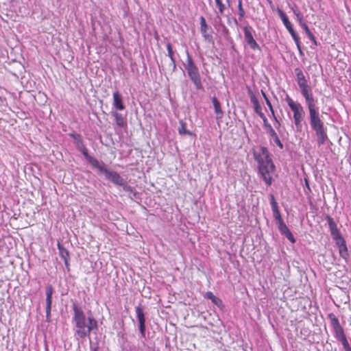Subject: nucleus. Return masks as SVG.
I'll return each instance as SVG.
<instances>
[{
    "label": "nucleus",
    "instance_id": "f257e3e1",
    "mask_svg": "<svg viewBox=\"0 0 351 351\" xmlns=\"http://www.w3.org/2000/svg\"><path fill=\"white\" fill-rule=\"evenodd\" d=\"M294 73L296 81L302 95L305 99L306 105L309 113V122L312 130L317 136V143L319 146L325 144L328 140L327 129L319 117L318 108L316 104L317 99L314 97L312 88L308 85L306 76L300 68H295Z\"/></svg>",
    "mask_w": 351,
    "mask_h": 351
},
{
    "label": "nucleus",
    "instance_id": "f03ea898",
    "mask_svg": "<svg viewBox=\"0 0 351 351\" xmlns=\"http://www.w3.org/2000/svg\"><path fill=\"white\" fill-rule=\"evenodd\" d=\"M71 307L73 311L72 322L73 323L74 336L77 339L82 340L90 337L91 332L98 329L97 321L95 319L90 311H89L88 317H86L82 306L76 302H72Z\"/></svg>",
    "mask_w": 351,
    "mask_h": 351
},
{
    "label": "nucleus",
    "instance_id": "7ed1b4c3",
    "mask_svg": "<svg viewBox=\"0 0 351 351\" xmlns=\"http://www.w3.org/2000/svg\"><path fill=\"white\" fill-rule=\"evenodd\" d=\"M253 155L255 160L258 162V170L263 180L267 185H271L272 178L269 174L274 171L275 166L270 157L267 148L264 146H261L259 147V152L253 150Z\"/></svg>",
    "mask_w": 351,
    "mask_h": 351
},
{
    "label": "nucleus",
    "instance_id": "20e7f679",
    "mask_svg": "<svg viewBox=\"0 0 351 351\" xmlns=\"http://www.w3.org/2000/svg\"><path fill=\"white\" fill-rule=\"evenodd\" d=\"M97 171L98 173L104 175L105 178L107 180L111 182L117 186H121L123 191L132 193L134 196L136 195V191L134 190V189L130 186L128 182L123 179L117 171L108 169L105 163L103 164L101 167H100Z\"/></svg>",
    "mask_w": 351,
    "mask_h": 351
},
{
    "label": "nucleus",
    "instance_id": "39448f33",
    "mask_svg": "<svg viewBox=\"0 0 351 351\" xmlns=\"http://www.w3.org/2000/svg\"><path fill=\"white\" fill-rule=\"evenodd\" d=\"M183 65L187 71L189 77L194 84L195 89L203 90L204 86L199 69L195 64L191 56L188 51H186V60L185 63H183Z\"/></svg>",
    "mask_w": 351,
    "mask_h": 351
},
{
    "label": "nucleus",
    "instance_id": "423d86ee",
    "mask_svg": "<svg viewBox=\"0 0 351 351\" xmlns=\"http://www.w3.org/2000/svg\"><path fill=\"white\" fill-rule=\"evenodd\" d=\"M69 136L73 138L77 149L83 154L88 162L93 167V168L96 169L98 171L104 162H100L97 159L89 155L88 149L84 145L80 134L73 132L70 133Z\"/></svg>",
    "mask_w": 351,
    "mask_h": 351
},
{
    "label": "nucleus",
    "instance_id": "0eeeda50",
    "mask_svg": "<svg viewBox=\"0 0 351 351\" xmlns=\"http://www.w3.org/2000/svg\"><path fill=\"white\" fill-rule=\"evenodd\" d=\"M285 101L293 113V119H304L305 112L300 103L295 102L289 95H287Z\"/></svg>",
    "mask_w": 351,
    "mask_h": 351
},
{
    "label": "nucleus",
    "instance_id": "6e6552de",
    "mask_svg": "<svg viewBox=\"0 0 351 351\" xmlns=\"http://www.w3.org/2000/svg\"><path fill=\"white\" fill-rule=\"evenodd\" d=\"M135 311L136 313V317L138 322V328L139 331L141 335V337L145 338V317L144 313V307L139 304L136 306Z\"/></svg>",
    "mask_w": 351,
    "mask_h": 351
},
{
    "label": "nucleus",
    "instance_id": "1a4fd4ad",
    "mask_svg": "<svg viewBox=\"0 0 351 351\" xmlns=\"http://www.w3.org/2000/svg\"><path fill=\"white\" fill-rule=\"evenodd\" d=\"M252 27L251 26H245L243 28L245 40L252 50H260V47L255 40L252 35Z\"/></svg>",
    "mask_w": 351,
    "mask_h": 351
},
{
    "label": "nucleus",
    "instance_id": "9d476101",
    "mask_svg": "<svg viewBox=\"0 0 351 351\" xmlns=\"http://www.w3.org/2000/svg\"><path fill=\"white\" fill-rule=\"evenodd\" d=\"M327 318L330 321V326L332 328L335 337L344 332L343 328L341 326L339 319L333 313H328L327 315Z\"/></svg>",
    "mask_w": 351,
    "mask_h": 351
},
{
    "label": "nucleus",
    "instance_id": "9b49d317",
    "mask_svg": "<svg viewBox=\"0 0 351 351\" xmlns=\"http://www.w3.org/2000/svg\"><path fill=\"white\" fill-rule=\"evenodd\" d=\"M277 11H278V15L280 17L283 24L285 25L287 29L289 31V32L291 35L293 39H295V38L297 39V37L298 36V35L297 34V33L293 28V26H292L291 23H290V21H289V19H288L287 14L280 8H278Z\"/></svg>",
    "mask_w": 351,
    "mask_h": 351
},
{
    "label": "nucleus",
    "instance_id": "f8f14e48",
    "mask_svg": "<svg viewBox=\"0 0 351 351\" xmlns=\"http://www.w3.org/2000/svg\"><path fill=\"white\" fill-rule=\"evenodd\" d=\"M270 204L273 212V216L277 223L284 221L278 208V203L273 194L269 195Z\"/></svg>",
    "mask_w": 351,
    "mask_h": 351
},
{
    "label": "nucleus",
    "instance_id": "ddd939ff",
    "mask_svg": "<svg viewBox=\"0 0 351 351\" xmlns=\"http://www.w3.org/2000/svg\"><path fill=\"white\" fill-rule=\"evenodd\" d=\"M278 230H279L280 232L282 235H284L285 237H287L291 243H295V237L292 234V233L290 231V230L289 229V228L285 223V222L284 221L280 222V223H278Z\"/></svg>",
    "mask_w": 351,
    "mask_h": 351
},
{
    "label": "nucleus",
    "instance_id": "4468645a",
    "mask_svg": "<svg viewBox=\"0 0 351 351\" xmlns=\"http://www.w3.org/2000/svg\"><path fill=\"white\" fill-rule=\"evenodd\" d=\"M325 219L328 222V227H329L330 234H331L332 237L341 234L340 230L337 228V223L334 221L333 218H332L329 215H326L325 217Z\"/></svg>",
    "mask_w": 351,
    "mask_h": 351
},
{
    "label": "nucleus",
    "instance_id": "2eb2a0df",
    "mask_svg": "<svg viewBox=\"0 0 351 351\" xmlns=\"http://www.w3.org/2000/svg\"><path fill=\"white\" fill-rule=\"evenodd\" d=\"M113 106L118 110H123L125 109L122 97L118 91H115L113 93Z\"/></svg>",
    "mask_w": 351,
    "mask_h": 351
},
{
    "label": "nucleus",
    "instance_id": "dca6fc26",
    "mask_svg": "<svg viewBox=\"0 0 351 351\" xmlns=\"http://www.w3.org/2000/svg\"><path fill=\"white\" fill-rule=\"evenodd\" d=\"M53 288L51 285L46 287V308H51Z\"/></svg>",
    "mask_w": 351,
    "mask_h": 351
},
{
    "label": "nucleus",
    "instance_id": "f3484780",
    "mask_svg": "<svg viewBox=\"0 0 351 351\" xmlns=\"http://www.w3.org/2000/svg\"><path fill=\"white\" fill-rule=\"evenodd\" d=\"M205 298L210 300L212 302L218 307L223 306L222 300L220 298L216 297L211 291H207L205 294Z\"/></svg>",
    "mask_w": 351,
    "mask_h": 351
},
{
    "label": "nucleus",
    "instance_id": "a211bd4d",
    "mask_svg": "<svg viewBox=\"0 0 351 351\" xmlns=\"http://www.w3.org/2000/svg\"><path fill=\"white\" fill-rule=\"evenodd\" d=\"M212 102L214 106L215 112L217 114V118H221L223 114L221 108V104L216 97L212 98Z\"/></svg>",
    "mask_w": 351,
    "mask_h": 351
},
{
    "label": "nucleus",
    "instance_id": "6ab92c4d",
    "mask_svg": "<svg viewBox=\"0 0 351 351\" xmlns=\"http://www.w3.org/2000/svg\"><path fill=\"white\" fill-rule=\"evenodd\" d=\"M208 25L206 24V19L204 16H200V31L202 34V36L208 39L210 38V35L208 34L207 32Z\"/></svg>",
    "mask_w": 351,
    "mask_h": 351
},
{
    "label": "nucleus",
    "instance_id": "aec40b11",
    "mask_svg": "<svg viewBox=\"0 0 351 351\" xmlns=\"http://www.w3.org/2000/svg\"><path fill=\"white\" fill-rule=\"evenodd\" d=\"M300 26L305 31L306 34H307L308 38L312 41L313 44L315 46H317L318 44L315 39V37L314 36L313 34L309 29L306 22L304 23H302Z\"/></svg>",
    "mask_w": 351,
    "mask_h": 351
},
{
    "label": "nucleus",
    "instance_id": "412c9836",
    "mask_svg": "<svg viewBox=\"0 0 351 351\" xmlns=\"http://www.w3.org/2000/svg\"><path fill=\"white\" fill-rule=\"evenodd\" d=\"M58 248L59 250V254L64 261L70 259L69 251L59 242L58 243Z\"/></svg>",
    "mask_w": 351,
    "mask_h": 351
},
{
    "label": "nucleus",
    "instance_id": "4be33fe9",
    "mask_svg": "<svg viewBox=\"0 0 351 351\" xmlns=\"http://www.w3.org/2000/svg\"><path fill=\"white\" fill-rule=\"evenodd\" d=\"M338 248L340 256L347 262L348 258H350V254L348 253V250L346 243L344 244L343 245L339 246Z\"/></svg>",
    "mask_w": 351,
    "mask_h": 351
},
{
    "label": "nucleus",
    "instance_id": "5701e85b",
    "mask_svg": "<svg viewBox=\"0 0 351 351\" xmlns=\"http://www.w3.org/2000/svg\"><path fill=\"white\" fill-rule=\"evenodd\" d=\"M117 125L120 128H123L126 125V121L122 114L115 112L113 114Z\"/></svg>",
    "mask_w": 351,
    "mask_h": 351
},
{
    "label": "nucleus",
    "instance_id": "b1692460",
    "mask_svg": "<svg viewBox=\"0 0 351 351\" xmlns=\"http://www.w3.org/2000/svg\"><path fill=\"white\" fill-rule=\"evenodd\" d=\"M178 132L180 135H192V132L186 129V123L183 121H180Z\"/></svg>",
    "mask_w": 351,
    "mask_h": 351
},
{
    "label": "nucleus",
    "instance_id": "393cba45",
    "mask_svg": "<svg viewBox=\"0 0 351 351\" xmlns=\"http://www.w3.org/2000/svg\"><path fill=\"white\" fill-rule=\"evenodd\" d=\"M261 93L265 100V102H266V104L267 105V106L269 107V110L271 111V113L272 114V117H274V119L278 123H279V121L278 120V119L276 118V115H275V113H274V108H273V106L269 101V99H268L266 93L263 90H261Z\"/></svg>",
    "mask_w": 351,
    "mask_h": 351
},
{
    "label": "nucleus",
    "instance_id": "a878e982",
    "mask_svg": "<svg viewBox=\"0 0 351 351\" xmlns=\"http://www.w3.org/2000/svg\"><path fill=\"white\" fill-rule=\"evenodd\" d=\"M335 337L341 343L343 348L350 347V345L348 342V340L346 337L345 332L339 334L337 336H335Z\"/></svg>",
    "mask_w": 351,
    "mask_h": 351
},
{
    "label": "nucleus",
    "instance_id": "bb28decb",
    "mask_svg": "<svg viewBox=\"0 0 351 351\" xmlns=\"http://www.w3.org/2000/svg\"><path fill=\"white\" fill-rule=\"evenodd\" d=\"M270 132L269 133L270 136L274 139V142L276 143V145L279 147L280 149H282L284 146L283 144L281 143L277 133L274 129L270 130Z\"/></svg>",
    "mask_w": 351,
    "mask_h": 351
},
{
    "label": "nucleus",
    "instance_id": "cd10ccee",
    "mask_svg": "<svg viewBox=\"0 0 351 351\" xmlns=\"http://www.w3.org/2000/svg\"><path fill=\"white\" fill-rule=\"evenodd\" d=\"M292 10H293L294 14L297 17V19H298V21L299 22V25H301L302 23H304L305 21L304 20L303 15L300 12V11L298 9V8L296 5H295L294 7L292 8Z\"/></svg>",
    "mask_w": 351,
    "mask_h": 351
},
{
    "label": "nucleus",
    "instance_id": "c85d7f7f",
    "mask_svg": "<svg viewBox=\"0 0 351 351\" xmlns=\"http://www.w3.org/2000/svg\"><path fill=\"white\" fill-rule=\"evenodd\" d=\"M332 238L335 241V243H336V245H337L338 247L339 246L343 245L344 244L346 243V240L342 237L341 234H338L337 236H335V237H333Z\"/></svg>",
    "mask_w": 351,
    "mask_h": 351
},
{
    "label": "nucleus",
    "instance_id": "c756f323",
    "mask_svg": "<svg viewBox=\"0 0 351 351\" xmlns=\"http://www.w3.org/2000/svg\"><path fill=\"white\" fill-rule=\"evenodd\" d=\"M238 15L239 20H241L245 14V10L243 8L242 0H238Z\"/></svg>",
    "mask_w": 351,
    "mask_h": 351
},
{
    "label": "nucleus",
    "instance_id": "7c9ffc66",
    "mask_svg": "<svg viewBox=\"0 0 351 351\" xmlns=\"http://www.w3.org/2000/svg\"><path fill=\"white\" fill-rule=\"evenodd\" d=\"M167 49L168 51V56L170 58L171 60H175L174 58V52L172 49V47L170 43L167 44Z\"/></svg>",
    "mask_w": 351,
    "mask_h": 351
},
{
    "label": "nucleus",
    "instance_id": "2f4dec72",
    "mask_svg": "<svg viewBox=\"0 0 351 351\" xmlns=\"http://www.w3.org/2000/svg\"><path fill=\"white\" fill-rule=\"evenodd\" d=\"M294 123L296 127V130L298 132H301L302 130V122L303 121L304 119H293Z\"/></svg>",
    "mask_w": 351,
    "mask_h": 351
},
{
    "label": "nucleus",
    "instance_id": "473e14b6",
    "mask_svg": "<svg viewBox=\"0 0 351 351\" xmlns=\"http://www.w3.org/2000/svg\"><path fill=\"white\" fill-rule=\"evenodd\" d=\"M254 111L259 115L260 117H264V113L262 112V108L259 103L254 106Z\"/></svg>",
    "mask_w": 351,
    "mask_h": 351
},
{
    "label": "nucleus",
    "instance_id": "72a5a7b5",
    "mask_svg": "<svg viewBox=\"0 0 351 351\" xmlns=\"http://www.w3.org/2000/svg\"><path fill=\"white\" fill-rule=\"evenodd\" d=\"M215 3L219 8V12L220 14H223L225 10V5L222 3L221 0H215Z\"/></svg>",
    "mask_w": 351,
    "mask_h": 351
},
{
    "label": "nucleus",
    "instance_id": "f704fd0d",
    "mask_svg": "<svg viewBox=\"0 0 351 351\" xmlns=\"http://www.w3.org/2000/svg\"><path fill=\"white\" fill-rule=\"evenodd\" d=\"M263 121V123H264V126L265 128L267 129V132L269 133L270 132V130L271 129H274L271 125L267 122V119L266 118V117L264 115V117H261Z\"/></svg>",
    "mask_w": 351,
    "mask_h": 351
},
{
    "label": "nucleus",
    "instance_id": "c9c22d12",
    "mask_svg": "<svg viewBox=\"0 0 351 351\" xmlns=\"http://www.w3.org/2000/svg\"><path fill=\"white\" fill-rule=\"evenodd\" d=\"M250 101H251L252 104H253V106L258 104L259 101H258V99L256 98V97L255 96V95L252 91H250Z\"/></svg>",
    "mask_w": 351,
    "mask_h": 351
},
{
    "label": "nucleus",
    "instance_id": "e433bc0d",
    "mask_svg": "<svg viewBox=\"0 0 351 351\" xmlns=\"http://www.w3.org/2000/svg\"><path fill=\"white\" fill-rule=\"evenodd\" d=\"M293 40L295 41V45L297 46V48L299 51V53L300 55H302L303 54V52H302V48H301V45H300V37L298 36L297 37V39H293Z\"/></svg>",
    "mask_w": 351,
    "mask_h": 351
},
{
    "label": "nucleus",
    "instance_id": "4c0bfd02",
    "mask_svg": "<svg viewBox=\"0 0 351 351\" xmlns=\"http://www.w3.org/2000/svg\"><path fill=\"white\" fill-rule=\"evenodd\" d=\"M51 308H46V320L49 322L51 319Z\"/></svg>",
    "mask_w": 351,
    "mask_h": 351
},
{
    "label": "nucleus",
    "instance_id": "58836bf2",
    "mask_svg": "<svg viewBox=\"0 0 351 351\" xmlns=\"http://www.w3.org/2000/svg\"><path fill=\"white\" fill-rule=\"evenodd\" d=\"M64 265L66 266V268L67 271H69L70 270V268H69V266H70V265H69V260L64 261Z\"/></svg>",
    "mask_w": 351,
    "mask_h": 351
},
{
    "label": "nucleus",
    "instance_id": "ea45409f",
    "mask_svg": "<svg viewBox=\"0 0 351 351\" xmlns=\"http://www.w3.org/2000/svg\"><path fill=\"white\" fill-rule=\"evenodd\" d=\"M223 33L225 34V35H228V33H229V31H228V29L223 25Z\"/></svg>",
    "mask_w": 351,
    "mask_h": 351
},
{
    "label": "nucleus",
    "instance_id": "a19ab883",
    "mask_svg": "<svg viewBox=\"0 0 351 351\" xmlns=\"http://www.w3.org/2000/svg\"><path fill=\"white\" fill-rule=\"evenodd\" d=\"M171 61V64L173 66V71H175L176 70V60H173Z\"/></svg>",
    "mask_w": 351,
    "mask_h": 351
},
{
    "label": "nucleus",
    "instance_id": "79ce46f5",
    "mask_svg": "<svg viewBox=\"0 0 351 351\" xmlns=\"http://www.w3.org/2000/svg\"><path fill=\"white\" fill-rule=\"evenodd\" d=\"M343 349L345 351H351V346Z\"/></svg>",
    "mask_w": 351,
    "mask_h": 351
},
{
    "label": "nucleus",
    "instance_id": "37998d69",
    "mask_svg": "<svg viewBox=\"0 0 351 351\" xmlns=\"http://www.w3.org/2000/svg\"><path fill=\"white\" fill-rule=\"evenodd\" d=\"M98 350H99L98 347H96V348H94L93 349H92V351H99Z\"/></svg>",
    "mask_w": 351,
    "mask_h": 351
},
{
    "label": "nucleus",
    "instance_id": "c03bdc74",
    "mask_svg": "<svg viewBox=\"0 0 351 351\" xmlns=\"http://www.w3.org/2000/svg\"><path fill=\"white\" fill-rule=\"evenodd\" d=\"M306 184L307 187L309 188L308 183L307 181H306Z\"/></svg>",
    "mask_w": 351,
    "mask_h": 351
},
{
    "label": "nucleus",
    "instance_id": "a18cd8bd",
    "mask_svg": "<svg viewBox=\"0 0 351 351\" xmlns=\"http://www.w3.org/2000/svg\"><path fill=\"white\" fill-rule=\"evenodd\" d=\"M227 1H228L229 0H227Z\"/></svg>",
    "mask_w": 351,
    "mask_h": 351
}]
</instances>
